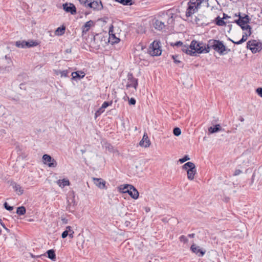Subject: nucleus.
Listing matches in <instances>:
<instances>
[{"mask_svg": "<svg viewBox=\"0 0 262 262\" xmlns=\"http://www.w3.org/2000/svg\"><path fill=\"white\" fill-rule=\"evenodd\" d=\"M247 49H249L253 53L259 52L262 50V43L256 40H252L247 42Z\"/></svg>", "mask_w": 262, "mask_h": 262, "instance_id": "7ed1b4c3", "label": "nucleus"}, {"mask_svg": "<svg viewBox=\"0 0 262 262\" xmlns=\"http://www.w3.org/2000/svg\"><path fill=\"white\" fill-rule=\"evenodd\" d=\"M85 75V73L82 71L74 72H72L71 74L72 78L74 79H76V78H82L84 77Z\"/></svg>", "mask_w": 262, "mask_h": 262, "instance_id": "6ab92c4d", "label": "nucleus"}, {"mask_svg": "<svg viewBox=\"0 0 262 262\" xmlns=\"http://www.w3.org/2000/svg\"><path fill=\"white\" fill-rule=\"evenodd\" d=\"M98 110L101 114H102L104 112L105 110L103 108H102V106H101V107H100Z\"/></svg>", "mask_w": 262, "mask_h": 262, "instance_id": "6e6d98bb", "label": "nucleus"}, {"mask_svg": "<svg viewBox=\"0 0 262 262\" xmlns=\"http://www.w3.org/2000/svg\"><path fill=\"white\" fill-rule=\"evenodd\" d=\"M128 82L126 84V87L130 88L133 87L135 89H137L138 86V80L134 78L132 74H129L128 75Z\"/></svg>", "mask_w": 262, "mask_h": 262, "instance_id": "423d86ee", "label": "nucleus"}, {"mask_svg": "<svg viewBox=\"0 0 262 262\" xmlns=\"http://www.w3.org/2000/svg\"><path fill=\"white\" fill-rule=\"evenodd\" d=\"M94 25V22L92 20H89L84 24L82 27V32L86 33L88 32L90 28Z\"/></svg>", "mask_w": 262, "mask_h": 262, "instance_id": "5701e85b", "label": "nucleus"}, {"mask_svg": "<svg viewBox=\"0 0 262 262\" xmlns=\"http://www.w3.org/2000/svg\"><path fill=\"white\" fill-rule=\"evenodd\" d=\"M152 51H150L152 56H158L161 55V50L159 49V43L157 41H154L152 44Z\"/></svg>", "mask_w": 262, "mask_h": 262, "instance_id": "0eeeda50", "label": "nucleus"}, {"mask_svg": "<svg viewBox=\"0 0 262 262\" xmlns=\"http://www.w3.org/2000/svg\"><path fill=\"white\" fill-rule=\"evenodd\" d=\"M173 16L172 15L170 17H169L168 19V20H167V24H169V25H171V24H173Z\"/></svg>", "mask_w": 262, "mask_h": 262, "instance_id": "8fccbe9b", "label": "nucleus"}, {"mask_svg": "<svg viewBox=\"0 0 262 262\" xmlns=\"http://www.w3.org/2000/svg\"><path fill=\"white\" fill-rule=\"evenodd\" d=\"M74 232L73 230H70L68 233V235L71 238H72L74 236Z\"/></svg>", "mask_w": 262, "mask_h": 262, "instance_id": "603ef678", "label": "nucleus"}, {"mask_svg": "<svg viewBox=\"0 0 262 262\" xmlns=\"http://www.w3.org/2000/svg\"><path fill=\"white\" fill-rule=\"evenodd\" d=\"M42 161L45 164L47 165L49 167L54 168L57 166L56 161L47 154L43 155Z\"/></svg>", "mask_w": 262, "mask_h": 262, "instance_id": "20e7f679", "label": "nucleus"}, {"mask_svg": "<svg viewBox=\"0 0 262 262\" xmlns=\"http://www.w3.org/2000/svg\"><path fill=\"white\" fill-rule=\"evenodd\" d=\"M196 51L199 54L207 53L209 52V47L208 43L206 45L203 42V45L201 46L199 48H197Z\"/></svg>", "mask_w": 262, "mask_h": 262, "instance_id": "f3484780", "label": "nucleus"}, {"mask_svg": "<svg viewBox=\"0 0 262 262\" xmlns=\"http://www.w3.org/2000/svg\"><path fill=\"white\" fill-rule=\"evenodd\" d=\"M139 145L141 146L144 147H149V145H150V141L148 139V137L146 134H144L142 139L140 141L139 143Z\"/></svg>", "mask_w": 262, "mask_h": 262, "instance_id": "f8f14e48", "label": "nucleus"}, {"mask_svg": "<svg viewBox=\"0 0 262 262\" xmlns=\"http://www.w3.org/2000/svg\"><path fill=\"white\" fill-rule=\"evenodd\" d=\"M221 129V126L219 124L215 125L214 127H210L208 128V132L210 134H213L220 131Z\"/></svg>", "mask_w": 262, "mask_h": 262, "instance_id": "bb28decb", "label": "nucleus"}, {"mask_svg": "<svg viewBox=\"0 0 262 262\" xmlns=\"http://www.w3.org/2000/svg\"><path fill=\"white\" fill-rule=\"evenodd\" d=\"M172 58L173 59L174 62L178 64L179 67H182L183 66L182 62L178 59L179 56L178 55H172Z\"/></svg>", "mask_w": 262, "mask_h": 262, "instance_id": "2f4dec72", "label": "nucleus"}, {"mask_svg": "<svg viewBox=\"0 0 262 262\" xmlns=\"http://www.w3.org/2000/svg\"><path fill=\"white\" fill-rule=\"evenodd\" d=\"M13 188L18 195H21L24 192V190L22 189L21 187L18 184H13Z\"/></svg>", "mask_w": 262, "mask_h": 262, "instance_id": "a878e982", "label": "nucleus"}, {"mask_svg": "<svg viewBox=\"0 0 262 262\" xmlns=\"http://www.w3.org/2000/svg\"><path fill=\"white\" fill-rule=\"evenodd\" d=\"M91 0H79L80 3L85 7H88V3Z\"/></svg>", "mask_w": 262, "mask_h": 262, "instance_id": "a19ab883", "label": "nucleus"}, {"mask_svg": "<svg viewBox=\"0 0 262 262\" xmlns=\"http://www.w3.org/2000/svg\"><path fill=\"white\" fill-rule=\"evenodd\" d=\"M101 114L97 110L95 113V118H97L98 116H100Z\"/></svg>", "mask_w": 262, "mask_h": 262, "instance_id": "13d9d810", "label": "nucleus"}, {"mask_svg": "<svg viewBox=\"0 0 262 262\" xmlns=\"http://www.w3.org/2000/svg\"><path fill=\"white\" fill-rule=\"evenodd\" d=\"M254 177H255V173H253L252 174V178H251V182L249 183V185H252L253 182H254Z\"/></svg>", "mask_w": 262, "mask_h": 262, "instance_id": "864d4df0", "label": "nucleus"}, {"mask_svg": "<svg viewBox=\"0 0 262 262\" xmlns=\"http://www.w3.org/2000/svg\"><path fill=\"white\" fill-rule=\"evenodd\" d=\"M241 173H242V171L240 169H236L233 175L234 176H238Z\"/></svg>", "mask_w": 262, "mask_h": 262, "instance_id": "3c124183", "label": "nucleus"}, {"mask_svg": "<svg viewBox=\"0 0 262 262\" xmlns=\"http://www.w3.org/2000/svg\"><path fill=\"white\" fill-rule=\"evenodd\" d=\"M203 1L204 0H190L188 4L193 6L194 7H195L198 9H200L201 4Z\"/></svg>", "mask_w": 262, "mask_h": 262, "instance_id": "aec40b11", "label": "nucleus"}, {"mask_svg": "<svg viewBox=\"0 0 262 262\" xmlns=\"http://www.w3.org/2000/svg\"><path fill=\"white\" fill-rule=\"evenodd\" d=\"M0 224L4 227V228H5L6 230H7V231L9 230V229L6 227L5 224L3 223V222H2L1 219H0Z\"/></svg>", "mask_w": 262, "mask_h": 262, "instance_id": "5fc2aeb1", "label": "nucleus"}, {"mask_svg": "<svg viewBox=\"0 0 262 262\" xmlns=\"http://www.w3.org/2000/svg\"><path fill=\"white\" fill-rule=\"evenodd\" d=\"M124 225L126 226V227H128V226H129L130 225V222L128 221H126L124 223Z\"/></svg>", "mask_w": 262, "mask_h": 262, "instance_id": "4d7b16f0", "label": "nucleus"}, {"mask_svg": "<svg viewBox=\"0 0 262 262\" xmlns=\"http://www.w3.org/2000/svg\"><path fill=\"white\" fill-rule=\"evenodd\" d=\"M127 193L134 199H137L139 197L138 190L133 185L129 188Z\"/></svg>", "mask_w": 262, "mask_h": 262, "instance_id": "ddd939ff", "label": "nucleus"}, {"mask_svg": "<svg viewBox=\"0 0 262 262\" xmlns=\"http://www.w3.org/2000/svg\"><path fill=\"white\" fill-rule=\"evenodd\" d=\"M15 45L18 48H26L27 41H17L16 42Z\"/></svg>", "mask_w": 262, "mask_h": 262, "instance_id": "c756f323", "label": "nucleus"}, {"mask_svg": "<svg viewBox=\"0 0 262 262\" xmlns=\"http://www.w3.org/2000/svg\"><path fill=\"white\" fill-rule=\"evenodd\" d=\"M57 184L61 188H63L66 186H69L70 185V182L68 179H63L62 180H58L57 181Z\"/></svg>", "mask_w": 262, "mask_h": 262, "instance_id": "412c9836", "label": "nucleus"}, {"mask_svg": "<svg viewBox=\"0 0 262 262\" xmlns=\"http://www.w3.org/2000/svg\"><path fill=\"white\" fill-rule=\"evenodd\" d=\"M131 185L126 184L124 185H121L119 187V190L122 193H127L129 190V188L130 187Z\"/></svg>", "mask_w": 262, "mask_h": 262, "instance_id": "cd10ccee", "label": "nucleus"}, {"mask_svg": "<svg viewBox=\"0 0 262 262\" xmlns=\"http://www.w3.org/2000/svg\"><path fill=\"white\" fill-rule=\"evenodd\" d=\"M244 15V16H241L240 14H239V18L235 20L234 21L240 26L243 30H246V15Z\"/></svg>", "mask_w": 262, "mask_h": 262, "instance_id": "9b49d317", "label": "nucleus"}, {"mask_svg": "<svg viewBox=\"0 0 262 262\" xmlns=\"http://www.w3.org/2000/svg\"><path fill=\"white\" fill-rule=\"evenodd\" d=\"M257 94L262 98V88H258L256 89Z\"/></svg>", "mask_w": 262, "mask_h": 262, "instance_id": "49530a36", "label": "nucleus"}, {"mask_svg": "<svg viewBox=\"0 0 262 262\" xmlns=\"http://www.w3.org/2000/svg\"><path fill=\"white\" fill-rule=\"evenodd\" d=\"M4 207L6 209H7V210H9V211H11L13 209V207L12 206H10L8 205V204L7 202H5L4 203Z\"/></svg>", "mask_w": 262, "mask_h": 262, "instance_id": "c03bdc74", "label": "nucleus"}, {"mask_svg": "<svg viewBox=\"0 0 262 262\" xmlns=\"http://www.w3.org/2000/svg\"><path fill=\"white\" fill-rule=\"evenodd\" d=\"M129 104L130 105H135L136 104V101L135 100V98H131L129 100Z\"/></svg>", "mask_w": 262, "mask_h": 262, "instance_id": "de8ad7c7", "label": "nucleus"}, {"mask_svg": "<svg viewBox=\"0 0 262 262\" xmlns=\"http://www.w3.org/2000/svg\"><path fill=\"white\" fill-rule=\"evenodd\" d=\"M94 184L100 189H106V182L101 178H93Z\"/></svg>", "mask_w": 262, "mask_h": 262, "instance_id": "1a4fd4ad", "label": "nucleus"}, {"mask_svg": "<svg viewBox=\"0 0 262 262\" xmlns=\"http://www.w3.org/2000/svg\"><path fill=\"white\" fill-rule=\"evenodd\" d=\"M188 8L186 11V16L187 17H190L194 13L198 11V8L196 7H194L193 6L188 4Z\"/></svg>", "mask_w": 262, "mask_h": 262, "instance_id": "dca6fc26", "label": "nucleus"}, {"mask_svg": "<svg viewBox=\"0 0 262 262\" xmlns=\"http://www.w3.org/2000/svg\"><path fill=\"white\" fill-rule=\"evenodd\" d=\"M246 17H247V23L248 22V20H249L248 16L247 15L246 16Z\"/></svg>", "mask_w": 262, "mask_h": 262, "instance_id": "e2e57ef3", "label": "nucleus"}, {"mask_svg": "<svg viewBox=\"0 0 262 262\" xmlns=\"http://www.w3.org/2000/svg\"><path fill=\"white\" fill-rule=\"evenodd\" d=\"M188 236L190 238H193L195 236V234H194V233L189 234H188Z\"/></svg>", "mask_w": 262, "mask_h": 262, "instance_id": "bf43d9fd", "label": "nucleus"}, {"mask_svg": "<svg viewBox=\"0 0 262 262\" xmlns=\"http://www.w3.org/2000/svg\"><path fill=\"white\" fill-rule=\"evenodd\" d=\"M48 257L53 261L56 260V254L55 251L53 249L49 250L47 251Z\"/></svg>", "mask_w": 262, "mask_h": 262, "instance_id": "b1692460", "label": "nucleus"}, {"mask_svg": "<svg viewBox=\"0 0 262 262\" xmlns=\"http://www.w3.org/2000/svg\"><path fill=\"white\" fill-rule=\"evenodd\" d=\"M241 120L242 121H244V119L243 118H242L241 119Z\"/></svg>", "mask_w": 262, "mask_h": 262, "instance_id": "0e129e2a", "label": "nucleus"}, {"mask_svg": "<svg viewBox=\"0 0 262 262\" xmlns=\"http://www.w3.org/2000/svg\"><path fill=\"white\" fill-rule=\"evenodd\" d=\"M97 36H98V35L95 36L93 37V40H91V45L93 46L94 48H99L100 47V45H95V41L97 39Z\"/></svg>", "mask_w": 262, "mask_h": 262, "instance_id": "4c0bfd02", "label": "nucleus"}, {"mask_svg": "<svg viewBox=\"0 0 262 262\" xmlns=\"http://www.w3.org/2000/svg\"><path fill=\"white\" fill-rule=\"evenodd\" d=\"M68 230H66L64 231H63L61 234V237L63 238H66L68 235Z\"/></svg>", "mask_w": 262, "mask_h": 262, "instance_id": "09e8293b", "label": "nucleus"}, {"mask_svg": "<svg viewBox=\"0 0 262 262\" xmlns=\"http://www.w3.org/2000/svg\"><path fill=\"white\" fill-rule=\"evenodd\" d=\"M112 104V101L107 102V101H104L103 104H102L101 106L102 108H103L104 110L107 107H108L110 105H111Z\"/></svg>", "mask_w": 262, "mask_h": 262, "instance_id": "58836bf2", "label": "nucleus"}, {"mask_svg": "<svg viewBox=\"0 0 262 262\" xmlns=\"http://www.w3.org/2000/svg\"><path fill=\"white\" fill-rule=\"evenodd\" d=\"M228 15L227 14H224V17H223V19H225V18H226L227 17H228Z\"/></svg>", "mask_w": 262, "mask_h": 262, "instance_id": "680f3d73", "label": "nucleus"}, {"mask_svg": "<svg viewBox=\"0 0 262 262\" xmlns=\"http://www.w3.org/2000/svg\"><path fill=\"white\" fill-rule=\"evenodd\" d=\"M190 250L193 253L198 255L199 256H203L206 252L205 250H203L199 246L194 244L191 246Z\"/></svg>", "mask_w": 262, "mask_h": 262, "instance_id": "9d476101", "label": "nucleus"}, {"mask_svg": "<svg viewBox=\"0 0 262 262\" xmlns=\"http://www.w3.org/2000/svg\"><path fill=\"white\" fill-rule=\"evenodd\" d=\"M38 42L33 40L27 41L26 48H30L32 47H35L38 45Z\"/></svg>", "mask_w": 262, "mask_h": 262, "instance_id": "72a5a7b5", "label": "nucleus"}, {"mask_svg": "<svg viewBox=\"0 0 262 262\" xmlns=\"http://www.w3.org/2000/svg\"><path fill=\"white\" fill-rule=\"evenodd\" d=\"M216 24L219 26H223L225 25V22L223 20V18H221L220 16H217L215 18Z\"/></svg>", "mask_w": 262, "mask_h": 262, "instance_id": "7c9ffc66", "label": "nucleus"}, {"mask_svg": "<svg viewBox=\"0 0 262 262\" xmlns=\"http://www.w3.org/2000/svg\"><path fill=\"white\" fill-rule=\"evenodd\" d=\"M26 210L25 207L20 206L17 208L16 213L19 215H24L26 213Z\"/></svg>", "mask_w": 262, "mask_h": 262, "instance_id": "c85d7f7f", "label": "nucleus"}, {"mask_svg": "<svg viewBox=\"0 0 262 262\" xmlns=\"http://www.w3.org/2000/svg\"><path fill=\"white\" fill-rule=\"evenodd\" d=\"M109 38H108V42H110L112 44L118 43L120 41V39L115 36V35L113 34H111V31L109 32Z\"/></svg>", "mask_w": 262, "mask_h": 262, "instance_id": "4be33fe9", "label": "nucleus"}, {"mask_svg": "<svg viewBox=\"0 0 262 262\" xmlns=\"http://www.w3.org/2000/svg\"><path fill=\"white\" fill-rule=\"evenodd\" d=\"M173 133L176 136H179L181 134V130L179 127H175L173 130Z\"/></svg>", "mask_w": 262, "mask_h": 262, "instance_id": "e433bc0d", "label": "nucleus"}, {"mask_svg": "<svg viewBox=\"0 0 262 262\" xmlns=\"http://www.w3.org/2000/svg\"><path fill=\"white\" fill-rule=\"evenodd\" d=\"M208 46L209 47V51L212 49L221 55L226 50V47L223 42L219 40L210 39L208 41Z\"/></svg>", "mask_w": 262, "mask_h": 262, "instance_id": "f257e3e1", "label": "nucleus"}, {"mask_svg": "<svg viewBox=\"0 0 262 262\" xmlns=\"http://www.w3.org/2000/svg\"><path fill=\"white\" fill-rule=\"evenodd\" d=\"M179 239L181 242H183L184 243H186L188 241L187 238L185 235H181L179 237Z\"/></svg>", "mask_w": 262, "mask_h": 262, "instance_id": "37998d69", "label": "nucleus"}, {"mask_svg": "<svg viewBox=\"0 0 262 262\" xmlns=\"http://www.w3.org/2000/svg\"><path fill=\"white\" fill-rule=\"evenodd\" d=\"M180 49L182 51L186 53L188 55H189L191 56H194V55H195V52H193V51H192V49H191L190 48V46H188V45L183 44L182 46V47L180 48Z\"/></svg>", "mask_w": 262, "mask_h": 262, "instance_id": "2eb2a0df", "label": "nucleus"}, {"mask_svg": "<svg viewBox=\"0 0 262 262\" xmlns=\"http://www.w3.org/2000/svg\"><path fill=\"white\" fill-rule=\"evenodd\" d=\"M88 7L95 10H101L103 9V5L101 0H91L88 3Z\"/></svg>", "mask_w": 262, "mask_h": 262, "instance_id": "39448f33", "label": "nucleus"}, {"mask_svg": "<svg viewBox=\"0 0 262 262\" xmlns=\"http://www.w3.org/2000/svg\"><path fill=\"white\" fill-rule=\"evenodd\" d=\"M65 27H58L56 30V32H57V33L58 34V35H62L63 34H64V31H65Z\"/></svg>", "mask_w": 262, "mask_h": 262, "instance_id": "c9c22d12", "label": "nucleus"}, {"mask_svg": "<svg viewBox=\"0 0 262 262\" xmlns=\"http://www.w3.org/2000/svg\"><path fill=\"white\" fill-rule=\"evenodd\" d=\"M54 73L56 75H60L61 77H68V75L69 74V71L67 70H63V71L55 70Z\"/></svg>", "mask_w": 262, "mask_h": 262, "instance_id": "393cba45", "label": "nucleus"}, {"mask_svg": "<svg viewBox=\"0 0 262 262\" xmlns=\"http://www.w3.org/2000/svg\"><path fill=\"white\" fill-rule=\"evenodd\" d=\"M66 230H68V232H69L70 230H72V229L71 227H70V226H67V227H66Z\"/></svg>", "mask_w": 262, "mask_h": 262, "instance_id": "052dcab7", "label": "nucleus"}, {"mask_svg": "<svg viewBox=\"0 0 262 262\" xmlns=\"http://www.w3.org/2000/svg\"><path fill=\"white\" fill-rule=\"evenodd\" d=\"M190 159L188 157V156L187 155H186L183 158H181V159H179V161L181 163H183L185 162H186V161L187 160H189Z\"/></svg>", "mask_w": 262, "mask_h": 262, "instance_id": "79ce46f5", "label": "nucleus"}, {"mask_svg": "<svg viewBox=\"0 0 262 262\" xmlns=\"http://www.w3.org/2000/svg\"><path fill=\"white\" fill-rule=\"evenodd\" d=\"M63 9L66 12H70L71 14H75L76 13V7L72 3L63 4Z\"/></svg>", "mask_w": 262, "mask_h": 262, "instance_id": "6e6552de", "label": "nucleus"}, {"mask_svg": "<svg viewBox=\"0 0 262 262\" xmlns=\"http://www.w3.org/2000/svg\"><path fill=\"white\" fill-rule=\"evenodd\" d=\"M203 45L202 42H198L196 40H192L191 42V43L190 45V48L191 49H192V51L193 52H195V55L194 56H196L197 55V52L196 51L197 48H199L201 46Z\"/></svg>", "mask_w": 262, "mask_h": 262, "instance_id": "4468645a", "label": "nucleus"}, {"mask_svg": "<svg viewBox=\"0 0 262 262\" xmlns=\"http://www.w3.org/2000/svg\"><path fill=\"white\" fill-rule=\"evenodd\" d=\"M154 26L155 29L158 30H162L166 26L164 23L160 20H156L154 23Z\"/></svg>", "mask_w": 262, "mask_h": 262, "instance_id": "a211bd4d", "label": "nucleus"}, {"mask_svg": "<svg viewBox=\"0 0 262 262\" xmlns=\"http://www.w3.org/2000/svg\"><path fill=\"white\" fill-rule=\"evenodd\" d=\"M251 34V27L249 25H247V37Z\"/></svg>", "mask_w": 262, "mask_h": 262, "instance_id": "a18cd8bd", "label": "nucleus"}, {"mask_svg": "<svg viewBox=\"0 0 262 262\" xmlns=\"http://www.w3.org/2000/svg\"><path fill=\"white\" fill-rule=\"evenodd\" d=\"M183 169L187 171V178L189 180H192L196 173V169L194 164L191 162L185 163L182 166Z\"/></svg>", "mask_w": 262, "mask_h": 262, "instance_id": "f03ea898", "label": "nucleus"}, {"mask_svg": "<svg viewBox=\"0 0 262 262\" xmlns=\"http://www.w3.org/2000/svg\"><path fill=\"white\" fill-rule=\"evenodd\" d=\"M116 2L120 3L123 5H132V0H115Z\"/></svg>", "mask_w": 262, "mask_h": 262, "instance_id": "f704fd0d", "label": "nucleus"}, {"mask_svg": "<svg viewBox=\"0 0 262 262\" xmlns=\"http://www.w3.org/2000/svg\"><path fill=\"white\" fill-rule=\"evenodd\" d=\"M183 45V43L181 41H177L176 43H174L173 44L171 43V46H176L178 48H180Z\"/></svg>", "mask_w": 262, "mask_h": 262, "instance_id": "ea45409f", "label": "nucleus"}, {"mask_svg": "<svg viewBox=\"0 0 262 262\" xmlns=\"http://www.w3.org/2000/svg\"><path fill=\"white\" fill-rule=\"evenodd\" d=\"M245 37H246V32L243 33L242 38L239 41H235L233 40H230L232 42H233L234 44L240 45L246 41Z\"/></svg>", "mask_w": 262, "mask_h": 262, "instance_id": "473e14b6", "label": "nucleus"}]
</instances>
